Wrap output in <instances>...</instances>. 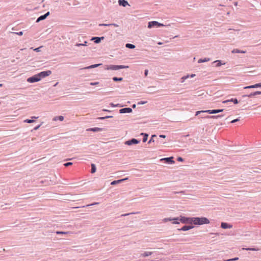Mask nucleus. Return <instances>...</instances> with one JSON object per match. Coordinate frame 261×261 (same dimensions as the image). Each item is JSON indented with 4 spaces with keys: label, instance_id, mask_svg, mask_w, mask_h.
I'll return each mask as SVG.
<instances>
[{
    "label": "nucleus",
    "instance_id": "72a5a7b5",
    "mask_svg": "<svg viewBox=\"0 0 261 261\" xmlns=\"http://www.w3.org/2000/svg\"><path fill=\"white\" fill-rule=\"evenodd\" d=\"M252 88H255V85L248 86L244 87V89H252Z\"/></svg>",
    "mask_w": 261,
    "mask_h": 261
},
{
    "label": "nucleus",
    "instance_id": "8fccbe9b",
    "mask_svg": "<svg viewBox=\"0 0 261 261\" xmlns=\"http://www.w3.org/2000/svg\"><path fill=\"white\" fill-rule=\"evenodd\" d=\"M148 70L147 69L145 70V76H147L148 75Z\"/></svg>",
    "mask_w": 261,
    "mask_h": 261
},
{
    "label": "nucleus",
    "instance_id": "c756f323",
    "mask_svg": "<svg viewBox=\"0 0 261 261\" xmlns=\"http://www.w3.org/2000/svg\"><path fill=\"white\" fill-rule=\"evenodd\" d=\"M100 65H101V64L92 65L90 66L89 67H87V68H95V67L100 66Z\"/></svg>",
    "mask_w": 261,
    "mask_h": 261
},
{
    "label": "nucleus",
    "instance_id": "f257e3e1",
    "mask_svg": "<svg viewBox=\"0 0 261 261\" xmlns=\"http://www.w3.org/2000/svg\"><path fill=\"white\" fill-rule=\"evenodd\" d=\"M192 223L195 225H202L205 224H209L210 221L205 217H193L192 218Z\"/></svg>",
    "mask_w": 261,
    "mask_h": 261
},
{
    "label": "nucleus",
    "instance_id": "c03bdc74",
    "mask_svg": "<svg viewBox=\"0 0 261 261\" xmlns=\"http://www.w3.org/2000/svg\"><path fill=\"white\" fill-rule=\"evenodd\" d=\"M98 82H94V83H91L90 84L91 85H97L98 84Z\"/></svg>",
    "mask_w": 261,
    "mask_h": 261
},
{
    "label": "nucleus",
    "instance_id": "7ed1b4c3",
    "mask_svg": "<svg viewBox=\"0 0 261 261\" xmlns=\"http://www.w3.org/2000/svg\"><path fill=\"white\" fill-rule=\"evenodd\" d=\"M128 66H125L124 65H107L105 67L106 70H117L120 69H123L125 68H127Z\"/></svg>",
    "mask_w": 261,
    "mask_h": 261
},
{
    "label": "nucleus",
    "instance_id": "bf43d9fd",
    "mask_svg": "<svg viewBox=\"0 0 261 261\" xmlns=\"http://www.w3.org/2000/svg\"><path fill=\"white\" fill-rule=\"evenodd\" d=\"M195 75V74H192V75H191V77H194Z\"/></svg>",
    "mask_w": 261,
    "mask_h": 261
},
{
    "label": "nucleus",
    "instance_id": "7c9ffc66",
    "mask_svg": "<svg viewBox=\"0 0 261 261\" xmlns=\"http://www.w3.org/2000/svg\"><path fill=\"white\" fill-rule=\"evenodd\" d=\"M24 122H26V123H33V122H35V121L33 119H25L24 121Z\"/></svg>",
    "mask_w": 261,
    "mask_h": 261
},
{
    "label": "nucleus",
    "instance_id": "c9c22d12",
    "mask_svg": "<svg viewBox=\"0 0 261 261\" xmlns=\"http://www.w3.org/2000/svg\"><path fill=\"white\" fill-rule=\"evenodd\" d=\"M69 233V232H64V231H57L56 232L57 234H67V233Z\"/></svg>",
    "mask_w": 261,
    "mask_h": 261
},
{
    "label": "nucleus",
    "instance_id": "39448f33",
    "mask_svg": "<svg viewBox=\"0 0 261 261\" xmlns=\"http://www.w3.org/2000/svg\"><path fill=\"white\" fill-rule=\"evenodd\" d=\"M154 26H156V27H162V26H164V24L162 23H160L156 21H152L149 22L148 24V28H151L152 27H153Z\"/></svg>",
    "mask_w": 261,
    "mask_h": 261
},
{
    "label": "nucleus",
    "instance_id": "b1692460",
    "mask_svg": "<svg viewBox=\"0 0 261 261\" xmlns=\"http://www.w3.org/2000/svg\"><path fill=\"white\" fill-rule=\"evenodd\" d=\"M125 46L127 47V48H131V49H133L135 47V46L133 44H129V43H127L126 45H125Z\"/></svg>",
    "mask_w": 261,
    "mask_h": 261
},
{
    "label": "nucleus",
    "instance_id": "393cba45",
    "mask_svg": "<svg viewBox=\"0 0 261 261\" xmlns=\"http://www.w3.org/2000/svg\"><path fill=\"white\" fill-rule=\"evenodd\" d=\"M141 135H144V137L143 138V142H145L147 140L148 135L146 134H143V133H142Z\"/></svg>",
    "mask_w": 261,
    "mask_h": 261
},
{
    "label": "nucleus",
    "instance_id": "a18cd8bd",
    "mask_svg": "<svg viewBox=\"0 0 261 261\" xmlns=\"http://www.w3.org/2000/svg\"><path fill=\"white\" fill-rule=\"evenodd\" d=\"M146 102H147V101H141L140 102H139L138 104L139 105H140V104L143 105V104L146 103Z\"/></svg>",
    "mask_w": 261,
    "mask_h": 261
},
{
    "label": "nucleus",
    "instance_id": "2f4dec72",
    "mask_svg": "<svg viewBox=\"0 0 261 261\" xmlns=\"http://www.w3.org/2000/svg\"><path fill=\"white\" fill-rule=\"evenodd\" d=\"M87 41H85L84 43H77L76 44V46H86L87 45Z\"/></svg>",
    "mask_w": 261,
    "mask_h": 261
},
{
    "label": "nucleus",
    "instance_id": "1a4fd4ad",
    "mask_svg": "<svg viewBox=\"0 0 261 261\" xmlns=\"http://www.w3.org/2000/svg\"><path fill=\"white\" fill-rule=\"evenodd\" d=\"M221 227L223 229L231 228L232 225L225 222H222L221 224Z\"/></svg>",
    "mask_w": 261,
    "mask_h": 261
},
{
    "label": "nucleus",
    "instance_id": "aec40b11",
    "mask_svg": "<svg viewBox=\"0 0 261 261\" xmlns=\"http://www.w3.org/2000/svg\"><path fill=\"white\" fill-rule=\"evenodd\" d=\"M193 227V226H184L179 230H183V231H187V230L192 229Z\"/></svg>",
    "mask_w": 261,
    "mask_h": 261
},
{
    "label": "nucleus",
    "instance_id": "a19ab883",
    "mask_svg": "<svg viewBox=\"0 0 261 261\" xmlns=\"http://www.w3.org/2000/svg\"><path fill=\"white\" fill-rule=\"evenodd\" d=\"M205 111H197L196 112V115H198L199 114L201 113H205L204 112Z\"/></svg>",
    "mask_w": 261,
    "mask_h": 261
},
{
    "label": "nucleus",
    "instance_id": "49530a36",
    "mask_svg": "<svg viewBox=\"0 0 261 261\" xmlns=\"http://www.w3.org/2000/svg\"><path fill=\"white\" fill-rule=\"evenodd\" d=\"M16 34H17V35H19V36H21L23 35V32H18V33H16Z\"/></svg>",
    "mask_w": 261,
    "mask_h": 261
},
{
    "label": "nucleus",
    "instance_id": "9b49d317",
    "mask_svg": "<svg viewBox=\"0 0 261 261\" xmlns=\"http://www.w3.org/2000/svg\"><path fill=\"white\" fill-rule=\"evenodd\" d=\"M49 15V12H47L46 14H45L44 15H41L37 19V21L36 22H39L41 20H44V19H45L47 16H48Z\"/></svg>",
    "mask_w": 261,
    "mask_h": 261
},
{
    "label": "nucleus",
    "instance_id": "a878e982",
    "mask_svg": "<svg viewBox=\"0 0 261 261\" xmlns=\"http://www.w3.org/2000/svg\"><path fill=\"white\" fill-rule=\"evenodd\" d=\"M96 172V167L94 164L91 165V173H94Z\"/></svg>",
    "mask_w": 261,
    "mask_h": 261
},
{
    "label": "nucleus",
    "instance_id": "6ab92c4d",
    "mask_svg": "<svg viewBox=\"0 0 261 261\" xmlns=\"http://www.w3.org/2000/svg\"><path fill=\"white\" fill-rule=\"evenodd\" d=\"M152 254V252L145 251V252H143V253H142L141 254V256L142 257H147L149 255H151Z\"/></svg>",
    "mask_w": 261,
    "mask_h": 261
},
{
    "label": "nucleus",
    "instance_id": "c85d7f7f",
    "mask_svg": "<svg viewBox=\"0 0 261 261\" xmlns=\"http://www.w3.org/2000/svg\"><path fill=\"white\" fill-rule=\"evenodd\" d=\"M57 119L60 121H63L64 120V117L62 116H60L59 117H56L54 119V120H57Z\"/></svg>",
    "mask_w": 261,
    "mask_h": 261
},
{
    "label": "nucleus",
    "instance_id": "f8f14e48",
    "mask_svg": "<svg viewBox=\"0 0 261 261\" xmlns=\"http://www.w3.org/2000/svg\"><path fill=\"white\" fill-rule=\"evenodd\" d=\"M103 38H104L103 37H93L92 40H94L95 43H98L100 42L101 40L103 39Z\"/></svg>",
    "mask_w": 261,
    "mask_h": 261
},
{
    "label": "nucleus",
    "instance_id": "ddd939ff",
    "mask_svg": "<svg viewBox=\"0 0 261 261\" xmlns=\"http://www.w3.org/2000/svg\"><path fill=\"white\" fill-rule=\"evenodd\" d=\"M118 3L120 5L122 6L123 7H125L127 5H128V3L125 0H119Z\"/></svg>",
    "mask_w": 261,
    "mask_h": 261
},
{
    "label": "nucleus",
    "instance_id": "603ef678",
    "mask_svg": "<svg viewBox=\"0 0 261 261\" xmlns=\"http://www.w3.org/2000/svg\"><path fill=\"white\" fill-rule=\"evenodd\" d=\"M110 117H111V116H106L105 117H100V118H99V119H104L105 118H110Z\"/></svg>",
    "mask_w": 261,
    "mask_h": 261
},
{
    "label": "nucleus",
    "instance_id": "0eeeda50",
    "mask_svg": "<svg viewBox=\"0 0 261 261\" xmlns=\"http://www.w3.org/2000/svg\"><path fill=\"white\" fill-rule=\"evenodd\" d=\"M139 141L136 139H132L130 140L127 141L125 142V144L127 145H131L132 144H136L139 143Z\"/></svg>",
    "mask_w": 261,
    "mask_h": 261
},
{
    "label": "nucleus",
    "instance_id": "6e6552de",
    "mask_svg": "<svg viewBox=\"0 0 261 261\" xmlns=\"http://www.w3.org/2000/svg\"><path fill=\"white\" fill-rule=\"evenodd\" d=\"M223 109H219V110H206L204 111L205 113H207L208 114H216L219 112H223Z\"/></svg>",
    "mask_w": 261,
    "mask_h": 261
},
{
    "label": "nucleus",
    "instance_id": "cd10ccee",
    "mask_svg": "<svg viewBox=\"0 0 261 261\" xmlns=\"http://www.w3.org/2000/svg\"><path fill=\"white\" fill-rule=\"evenodd\" d=\"M113 81H114L115 82L122 81L123 80V78L122 77H114L113 78Z\"/></svg>",
    "mask_w": 261,
    "mask_h": 261
},
{
    "label": "nucleus",
    "instance_id": "de8ad7c7",
    "mask_svg": "<svg viewBox=\"0 0 261 261\" xmlns=\"http://www.w3.org/2000/svg\"><path fill=\"white\" fill-rule=\"evenodd\" d=\"M40 47H38V48H36L34 49V50L35 51H37V52L40 51Z\"/></svg>",
    "mask_w": 261,
    "mask_h": 261
},
{
    "label": "nucleus",
    "instance_id": "09e8293b",
    "mask_svg": "<svg viewBox=\"0 0 261 261\" xmlns=\"http://www.w3.org/2000/svg\"><path fill=\"white\" fill-rule=\"evenodd\" d=\"M238 121H239V119H234V120H232L231 121V123H234V122H237Z\"/></svg>",
    "mask_w": 261,
    "mask_h": 261
},
{
    "label": "nucleus",
    "instance_id": "864d4df0",
    "mask_svg": "<svg viewBox=\"0 0 261 261\" xmlns=\"http://www.w3.org/2000/svg\"><path fill=\"white\" fill-rule=\"evenodd\" d=\"M111 24V25H114L115 27H118V25H117V24L112 23V24Z\"/></svg>",
    "mask_w": 261,
    "mask_h": 261
},
{
    "label": "nucleus",
    "instance_id": "9d476101",
    "mask_svg": "<svg viewBox=\"0 0 261 261\" xmlns=\"http://www.w3.org/2000/svg\"><path fill=\"white\" fill-rule=\"evenodd\" d=\"M132 112V109L129 108H126L120 110V113H129Z\"/></svg>",
    "mask_w": 261,
    "mask_h": 261
},
{
    "label": "nucleus",
    "instance_id": "f03ea898",
    "mask_svg": "<svg viewBox=\"0 0 261 261\" xmlns=\"http://www.w3.org/2000/svg\"><path fill=\"white\" fill-rule=\"evenodd\" d=\"M176 220H179V221L183 224H192V218H187L184 216H180L175 219Z\"/></svg>",
    "mask_w": 261,
    "mask_h": 261
},
{
    "label": "nucleus",
    "instance_id": "2eb2a0df",
    "mask_svg": "<svg viewBox=\"0 0 261 261\" xmlns=\"http://www.w3.org/2000/svg\"><path fill=\"white\" fill-rule=\"evenodd\" d=\"M162 160H165L168 163H170L171 164L174 163V161H173V157L167 158L162 159Z\"/></svg>",
    "mask_w": 261,
    "mask_h": 261
},
{
    "label": "nucleus",
    "instance_id": "052dcab7",
    "mask_svg": "<svg viewBox=\"0 0 261 261\" xmlns=\"http://www.w3.org/2000/svg\"><path fill=\"white\" fill-rule=\"evenodd\" d=\"M2 86H3V84H0V87H2Z\"/></svg>",
    "mask_w": 261,
    "mask_h": 261
},
{
    "label": "nucleus",
    "instance_id": "3c124183",
    "mask_svg": "<svg viewBox=\"0 0 261 261\" xmlns=\"http://www.w3.org/2000/svg\"><path fill=\"white\" fill-rule=\"evenodd\" d=\"M177 161H180V162H181V161H183V159H182V158H181V157H178V158H177Z\"/></svg>",
    "mask_w": 261,
    "mask_h": 261
},
{
    "label": "nucleus",
    "instance_id": "37998d69",
    "mask_svg": "<svg viewBox=\"0 0 261 261\" xmlns=\"http://www.w3.org/2000/svg\"><path fill=\"white\" fill-rule=\"evenodd\" d=\"M255 88L261 87V83H258L255 84Z\"/></svg>",
    "mask_w": 261,
    "mask_h": 261
},
{
    "label": "nucleus",
    "instance_id": "79ce46f5",
    "mask_svg": "<svg viewBox=\"0 0 261 261\" xmlns=\"http://www.w3.org/2000/svg\"><path fill=\"white\" fill-rule=\"evenodd\" d=\"M99 26H110V25H111V24H110L101 23V24H99Z\"/></svg>",
    "mask_w": 261,
    "mask_h": 261
},
{
    "label": "nucleus",
    "instance_id": "680f3d73",
    "mask_svg": "<svg viewBox=\"0 0 261 261\" xmlns=\"http://www.w3.org/2000/svg\"><path fill=\"white\" fill-rule=\"evenodd\" d=\"M128 214H124V215H123L122 216H127L128 215Z\"/></svg>",
    "mask_w": 261,
    "mask_h": 261
},
{
    "label": "nucleus",
    "instance_id": "4d7b16f0",
    "mask_svg": "<svg viewBox=\"0 0 261 261\" xmlns=\"http://www.w3.org/2000/svg\"><path fill=\"white\" fill-rule=\"evenodd\" d=\"M38 118V117H36V116L32 117V118H33V119H37Z\"/></svg>",
    "mask_w": 261,
    "mask_h": 261
},
{
    "label": "nucleus",
    "instance_id": "dca6fc26",
    "mask_svg": "<svg viewBox=\"0 0 261 261\" xmlns=\"http://www.w3.org/2000/svg\"><path fill=\"white\" fill-rule=\"evenodd\" d=\"M102 128L99 127H94V128H90L88 129L87 130L88 131H92V132H100L102 130Z\"/></svg>",
    "mask_w": 261,
    "mask_h": 261
},
{
    "label": "nucleus",
    "instance_id": "f704fd0d",
    "mask_svg": "<svg viewBox=\"0 0 261 261\" xmlns=\"http://www.w3.org/2000/svg\"><path fill=\"white\" fill-rule=\"evenodd\" d=\"M172 224H179V220H172Z\"/></svg>",
    "mask_w": 261,
    "mask_h": 261
},
{
    "label": "nucleus",
    "instance_id": "4468645a",
    "mask_svg": "<svg viewBox=\"0 0 261 261\" xmlns=\"http://www.w3.org/2000/svg\"><path fill=\"white\" fill-rule=\"evenodd\" d=\"M260 94H261V92H260V91H256V92L251 93H250V94H249L248 95H244L243 97L248 96L249 97H252V96H256L257 95H259Z\"/></svg>",
    "mask_w": 261,
    "mask_h": 261
},
{
    "label": "nucleus",
    "instance_id": "13d9d810",
    "mask_svg": "<svg viewBox=\"0 0 261 261\" xmlns=\"http://www.w3.org/2000/svg\"><path fill=\"white\" fill-rule=\"evenodd\" d=\"M188 77V76H185V77H183L182 79H186Z\"/></svg>",
    "mask_w": 261,
    "mask_h": 261
},
{
    "label": "nucleus",
    "instance_id": "5fc2aeb1",
    "mask_svg": "<svg viewBox=\"0 0 261 261\" xmlns=\"http://www.w3.org/2000/svg\"><path fill=\"white\" fill-rule=\"evenodd\" d=\"M40 125H39L38 126H37L35 127L34 128V129H35V130H37V129H38L40 127Z\"/></svg>",
    "mask_w": 261,
    "mask_h": 261
},
{
    "label": "nucleus",
    "instance_id": "ea45409f",
    "mask_svg": "<svg viewBox=\"0 0 261 261\" xmlns=\"http://www.w3.org/2000/svg\"><path fill=\"white\" fill-rule=\"evenodd\" d=\"M239 258L238 257H236V258H232V259H227L225 261H232V260H238Z\"/></svg>",
    "mask_w": 261,
    "mask_h": 261
},
{
    "label": "nucleus",
    "instance_id": "a211bd4d",
    "mask_svg": "<svg viewBox=\"0 0 261 261\" xmlns=\"http://www.w3.org/2000/svg\"><path fill=\"white\" fill-rule=\"evenodd\" d=\"M127 178H125L122 179H119V180H114V181H112L111 183V184L112 185H115L116 184H119V183L121 182L122 181H123L124 180H127Z\"/></svg>",
    "mask_w": 261,
    "mask_h": 261
},
{
    "label": "nucleus",
    "instance_id": "4c0bfd02",
    "mask_svg": "<svg viewBox=\"0 0 261 261\" xmlns=\"http://www.w3.org/2000/svg\"><path fill=\"white\" fill-rule=\"evenodd\" d=\"M154 137H156V136L155 135L152 136L151 139H150V140L148 142V143H150L151 142H154V140L153 139V138Z\"/></svg>",
    "mask_w": 261,
    "mask_h": 261
},
{
    "label": "nucleus",
    "instance_id": "58836bf2",
    "mask_svg": "<svg viewBox=\"0 0 261 261\" xmlns=\"http://www.w3.org/2000/svg\"><path fill=\"white\" fill-rule=\"evenodd\" d=\"M72 165V163H71V162H68V163L64 164V166L66 167H68V166Z\"/></svg>",
    "mask_w": 261,
    "mask_h": 261
},
{
    "label": "nucleus",
    "instance_id": "20e7f679",
    "mask_svg": "<svg viewBox=\"0 0 261 261\" xmlns=\"http://www.w3.org/2000/svg\"><path fill=\"white\" fill-rule=\"evenodd\" d=\"M51 71L50 70H47L40 72L38 74V76H39L40 80H41L42 78L49 76L50 74H51Z\"/></svg>",
    "mask_w": 261,
    "mask_h": 261
},
{
    "label": "nucleus",
    "instance_id": "f3484780",
    "mask_svg": "<svg viewBox=\"0 0 261 261\" xmlns=\"http://www.w3.org/2000/svg\"><path fill=\"white\" fill-rule=\"evenodd\" d=\"M229 101H232V102H233V103L234 104H237L239 102L237 98H231V99L226 100L223 101V103H226Z\"/></svg>",
    "mask_w": 261,
    "mask_h": 261
},
{
    "label": "nucleus",
    "instance_id": "bb28decb",
    "mask_svg": "<svg viewBox=\"0 0 261 261\" xmlns=\"http://www.w3.org/2000/svg\"><path fill=\"white\" fill-rule=\"evenodd\" d=\"M243 249H245L246 250H252V251H258L259 250L258 248H243Z\"/></svg>",
    "mask_w": 261,
    "mask_h": 261
},
{
    "label": "nucleus",
    "instance_id": "6e6d98bb",
    "mask_svg": "<svg viewBox=\"0 0 261 261\" xmlns=\"http://www.w3.org/2000/svg\"><path fill=\"white\" fill-rule=\"evenodd\" d=\"M160 137H161V138H165L166 137V136L165 135H160Z\"/></svg>",
    "mask_w": 261,
    "mask_h": 261
},
{
    "label": "nucleus",
    "instance_id": "473e14b6",
    "mask_svg": "<svg viewBox=\"0 0 261 261\" xmlns=\"http://www.w3.org/2000/svg\"><path fill=\"white\" fill-rule=\"evenodd\" d=\"M208 61H209V59H206V58L204 59V60L199 59L198 60V63H202V62H207Z\"/></svg>",
    "mask_w": 261,
    "mask_h": 261
},
{
    "label": "nucleus",
    "instance_id": "4be33fe9",
    "mask_svg": "<svg viewBox=\"0 0 261 261\" xmlns=\"http://www.w3.org/2000/svg\"><path fill=\"white\" fill-rule=\"evenodd\" d=\"M176 218H164V219H163V222H164V223H166L168 221H172V220H175Z\"/></svg>",
    "mask_w": 261,
    "mask_h": 261
},
{
    "label": "nucleus",
    "instance_id": "e433bc0d",
    "mask_svg": "<svg viewBox=\"0 0 261 261\" xmlns=\"http://www.w3.org/2000/svg\"><path fill=\"white\" fill-rule=\"evenodd\" d=\"M215 62H217L218 64L217 65V66L219 67V66H220L222 64L221 63L220 61L219 60H217V61H216ZM225 63H224L223 64H224Z\"/></svg>",
    "mask_w": 261,
    "mask_h": 261
},
{
    "label": "nucleus",
    "instance_id": "423d86ee",
    "mask_svg": "<svg viewBox=\"0 0 261 261\" xmlns=\"http://www.w3.org/2000/svg\"><path fill=\"white\" fill-rule=\"evenodd\" d=\"M40 80L38 76V74L35 75L33 76L30 77L28 79L27 81L29 83H34L39 81Z\"/></svg>",
    "mask_w": 261,
    "mask_h": 261
},
{
    "label": "nucleus",
    "instance_id": "5701e85b",
    "mask_svg": "<svg viewBox=\"0 0 261 261\" xmlns=\"http://www.w3.org/2000/svg\"><path fill=\"white\" fill-rule=\"evenodd\" d=\"M222 115H217V116H206V118H211V119H217L219 117H222Z\"/></svg>",
    "mask_w": 261,
    "mask_h": 261
},
{
    "label": "nucleus",
    "instance_id": "412c9836",
    "mask_svg": "<svg viewBox=\"0 0 261 261\" xmlns=\"http://www.w3.org/2000/svg\"><path fill=\"white\" fill-rule=\"evenodd\" d=\"M246 51H243V50H240L238 49H234L233 50H232V53H245Z\"/></svg>",
    "mask_w": 261,
    "mask_h": 261
}]
</instances>
